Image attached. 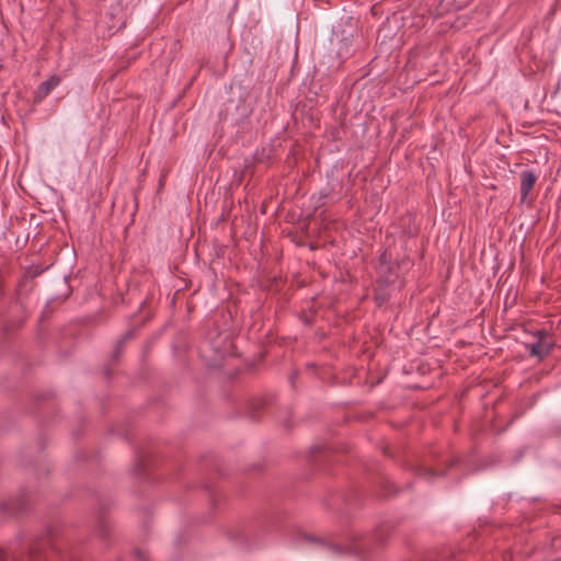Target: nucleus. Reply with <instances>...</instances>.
<instances>
[{
  "label": "nucleus",
  "instance_id": "1",
  "mask_svg": "<svg viewBox=\"0 0 561 561\" xmlns=\"http://www.w3.org/2000/svg\"><path fill=\"white\" fill-rule=\"evenodd\" d=\"M536 335L538 336L537 342L527 344L526 347L531 356L543 359L551 352L553 343L547 339L543 331H538Z\"/></svg>",
  "mask_w": 561,
  "mask_h": 561
},
{
  "label": "nucleus",
  "instance_id": "2",
  "mask_svg": "<svg viewBox=\"0 0 561 561\" xmlns=\"http://www.w3.org/2000/svg\"><path fill=\"white\" fill-rule=\"evenodd\" d=\"M520 201L524 203L527 201L529 192L533 190L537 182V174L530 170H525L520 173Z\"/></svg>",
  "mask_w": 561,
  "mask_h": 561
},
{
  "label": "nucleus",
  "instance_id": "3",
  "mask_svg": "<svg viewBox=\"0 0 561 561\" xmlns=\"http://www.w3.org/2000/svg\"><path fill=\"white\" fill-rule=\"evenodd\" d=\"M60 83V78L58 76H51L47 80L43 81L37 89V98L44 99L49 94L51 90H54Z\"/></svg>",
  "mask_w": 561,
  "mask_h": 561
},
{
  "label": "nucleus",
  "instance_id": "4",
  "mask_svg": "<svg viewBox=\"0 0 561 561\" xmlns=\"http://www.w3.org/2000/svg\"><path fill=\"white\" fill-rule=\"evenodd\" d=\"M0 561H4L3 552L0 550Z\"/></svg>",
  "mask_w": 561,
  "mask_h": 561
}]
</instances>
